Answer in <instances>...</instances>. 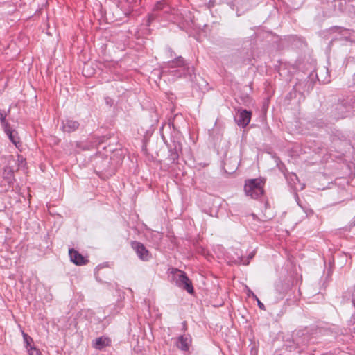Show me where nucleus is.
Instances as JSON below:
<instances>
[{
    "label": "nucleus",
    "instance_id": "3",
    "mask_svg": "<svg viewBox=\"0 0 355 355\" xmlns=\"http://www.w3.org/2000/svg\"><path fill=\"white\" fill-rule=\"evenodd\" d=\"M131 246L135 250L139 259L142 261H147L151 259V253L141 243L132 241L131 243Z\"/></svg>",
    "mask_w": 355,
    "mask_h": 355
},
{
    "label": "nucleus",
    "instance_id": "7",
    "mask_svg": "<svg viewBox=\"0 0 355 355\" xmlns=\"http://www.w3.org/2000/svg\"><path fill=\"white\" fill-rule=\"evenodd\" d=\"M191 344V338L189 335L181 336L178 338L177 347L183 351H187Z\"/></svg>",
    "mask_w": 355,
    "mask_h": 355
},
{
    "label": "nucleus",
    "instance_id": "17",
    "mask_svg": "<svg viewBox=\"0 0 355 355\" xmlns=\"http://www.w3.org/2000/svg\"><path fill=\"white\" fill-rule=\"evenodd\" d=\"M87 67H88V65L87 64H85L84 68H83V74L85 76H90L91 74L87 72Z\"/></svg>",
    "mask_w": 355,
    "mask_h": 355
},
{
    "label": "nucleus",
    "instance_id": "22",
    "mask_svg": "<svg viewBox=\"0 0 355 355\" xmlns=\"http://www.w3.org/2000/svg\"><path fill=\"white\" fill-rule=\"evenodd\" d=\"M252 293H252V291H249V295H252Z\"/></svg>",
    "mask_w": 355,
    "mask_h": 355
},
{
    "label": "nucleus",
    "instance_id": "11",
    "mask_svg": "<svg viewBox=\"0 0 355 355\" xmlns=\"http://www.w3.org/2000/svg\"><path fill=\"white\" fill-rule=\"evenodd\" d=\"M22 336L24 338V341L25 343V347L26 349L27 352L31 351V349H35L36 347L34 346L33 338L28 336L26 333L22 332Z\"/></svg>",
    "mask_w": 355,
    "mask_h": 355
},
{
    "label": "nucleus",
    "instance_id": "19",
    "mask_svg": "<svg viewBox=\"0 0 355 355\" xmlns=\"http://www.w3.org/2000/svg\"><path fill=\"white\" fill-rule=\"evenodd\" d=\"M237 167H238V163H237V161L236 160V164H235V165H234V168H233L232 169H230V171H227V170H226V169H225V171H226L227 173H232L234 170H236V169L237 168Z\"/></svg>",
    "mask_w": 355,
    "mask_h": 355
},
{
    "label": "nucleus",
    "instance_id": "14",
    "mask_svg": "<svg viewBox=\"0 0 355 355\" xmlns=\"http://www.w3.org/2000/svg\"><path fill=\"white\" fill-rule=\"evenodd\" d=\"M252 297L257 301V304H258V306L262 309V310H265V306L264 304L260 302V300L258 299V297L254 294L252 293Z\"/></svg>",
    "mask_w": 355,
    "mask_h": 355
},
{
    "label": "nucleus",
    "instance_id": "16",
    "mask_svg": "<svg viewBox=\"0 0 355 355\" xmlns=\"http://www.w3.org/2000/svg\"><path fill=\"white\" fill-rule=\"evenodd\" d=\"M163 8V4L162 2H157L155 6V10H159Z\"/></svg>",
    "mask_w": 355,
    "mask_h": 355
},
{
    "label": "nucleus",
    "instance_id": "10",
    "mask_svg": "<svg viewBox=\"0 0 355 355\" xmlns=\"http://www.w3.org/2000/svg\"><path fill=\"white\" fill-rule=\"evenodd\" d=\"M79 126V123L73 120H66L63 123L62 129L64 132H71L76 130Z\"/></svg>",
    "mask_w": 355,
    "mask_h": 355
},
{
    "label": "nucleus",
    "instance_id": "20",
    "mask_svg": "<svg viewBox=\"0 0 355 355\" xmlns=\"http://www.w3.org/2000/svg\"><path fill=\"white\" fill-rule=\"evenodd\" d=\"M337 109L343 110L344 109V105L343 104L338 105Z\"/></svg>",
    "mask_w": 355,
    "mask_h": 355
},
{
    "label": "nucleus",
    "instance_id": "18",
    "mask_svg": "<svg viewBox=\"0 0 355 355\" xmlns=\"http://www.w3.org/2000/svg\"><path fill=\"white\" fill-rule=\"evenodd\" d=\"M183 64V60L182 59H179L178 61H177V64L176 65H173V62L171 64V67H180L181 66L182 64Z\"/></svg>",
    "mask_w": 355,
    "mask_h": 355
},
{
    "label": "nucleus",
    "instance_id": "1",
    "mask_svg": "<svg viewBox=\"0 0 355 355\" xmlns=\"http://www.w3.org/2000/svg\"><path fill=\"white\" fill-rule=\"evenodd\" d=\"M263 184L259 178L248 180L244 186L245 193L252 198H258L263 194Z\"/></svg>",
    "mask_w": 355,
    "mask_h": 355
},
{
    "label": "nucleus",
    "instance_id": "13",
    "mask_svg": "<svg viewBox=\"0 0 355 355\" xmlns=\"http://www.w3.org/2000/svg\"><path fill=\"white\" fill-rule=\"evenodd\" d=\"M28 355H42L39 349H31V351L28 352Z\"/></svg>",
    "mask_w": 355,
    "mask_h": 355
},
{
    "label": "nucleus",
    "instance_id": "2",
    "mask_svg": "<svg viewBox=\"0 0 355 355\" xmlns=\"http://www.w3.org/2000/svg\"><path fill=\"white\" fill-rule=\"evenodd\" d=\"M175 278L177 284L182 287L189 293L192 294L194 292L191 281L188 278L186 273L182 270L175 269L174 271Z\"/></svg>",
    "mask_w": 355,
    "mask_h": 355
},
{
    "label": "nucleus",
    "instance_id": "9",
    "mask_svg": "<svg viewBox=\"0 0 355 355\" xmlns=\"http://www.w3.org/2000/svg\"><path fill=\"white\" fill-rule=\"evenodd\" d=\"M111 343V340L107 337H99L94 342V347L96 349L101 350L105 347L109 346Z\"/></svg>",
    "mask_w": 355,
    "mask_h": 355
},
{
    "label": "nucleus",
    "instance_id": "6",
    "mask_svg": "<svg viewBox=\"0 0 355 355\" xmlns=\"http://www.w3.org/2000/svg\"><path fill=\"white\" fill-rule=\"evenodd\" d=\"M69 254L70 260L76 266L86 265L89 262L87 257L83 256L78 251L74 249H69Z\"/></svg>",
    "mask_w": 355,
    "mask_h": 355
},
{
    "label": "nucleus",
    "instance_id": "8",
    "mask_svg": "<svg viewBox=\"0 0 355 355\" xmlns=\"http://www.w3.org/2000/svg\"><path fill=\"white\" fill-rule=\"evenodd\" d=\"M5 132L13 144H15L17 148H19L21 144L19 138L17 137V133L15 130H12L8 124L6 125Z\"/></svg>",
    "mask_w": 355,
    "mask_h": 355
},
{
    "label": "nucleus",
    "instance_id": "4",
    "mask_svg": "<svg viewBox=\"0 0 355 355\" xmlns=\"http://www.w3.org/2000/svg\"><path fill=\"white\" fill-rule=\"evenodd\" d=\"M233 254H232L231 252H227V258L229 260L227 261L228 264H243V265H248L249 263V259L252 258V256H250L248 258V259H244L242 257L241 253L239 250H236V251H232Z\"/></svg>",
    "mask_w": 355,
    "mask_h": 355
},
{
    "label": "nucleus",
    "instance_id": "5",
    "mask_svg": "<svg viewBox=\"0 0 355 355\" xmlns=\"http://www.w3.org/2000/svg\"><path fill=\"white\" fill-rule=\"evenodd\" d=\"M251 112L245 110H240L235 116V121L238 125L244 128L247 126L251 119Z\"/></svg>",
    "mask_w": 355,
    "mask_h": 355
},
{
    "label": "nucleus",
    "instance_id": "12",
    "mask_svg": "<svg viewBox=\"0 0 355 355\" xmlns=\"http://www.w3.org/2000/svg\"><path fill=\"white\" fill-rule=\"evenodd\" d=\"M332 30H334L335 31H338L340 33H342L343 35H347L348 33V32L349 31V30L342 28V27H334V28H332Z\"/></svg>",
    "mask_w": 355,
    "mask_h": 355
},
{
    "label": "nucleus",
    "instance_id": "15",
    "mask_svg": "<svg viewBox=\"0 0 355 355\" xmlns=\"http://www.w3.org/2000/svg\"><path fill=\"white\" fill-rule=\"evenodd\" d=\"M0 120L1 123L4 125V128H6V125L8 124L6 123V115L1 112H0Z\"/></svg>",
    "mask_w": 355,
    "mask_h": 355
},
{
    "label": "nucleus",
    "instance_id": "21",
    "mask_svg": "<svg viewBox=\"0 0 355 355\" xmlns=\"http://www.w3.org/2000/svg\"><path fill=\"white\" fill-rule=\"evenodd\" d=\"M340 116L341 117H345V116H347V114H342Z\"/></svg>",
    "mask_w": 355,
    "mask_h": 355
}]
</instances>
